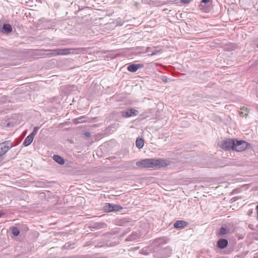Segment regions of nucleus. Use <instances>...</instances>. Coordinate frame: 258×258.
Listing matches in <instances>:
<instances>
[{"mask_svg":"<svg viewBox=\"0 0 258 258\" xmlns=\"http://www.w3.org/2000/svg\"><path fill=\"white\" fill-rule=\"evenodd\" d=\"M86 118H87V117H86L85 116H82L80 117H78V118L74 119V122L76 124H78V123L85 122Z\"/></svg>","mask_w":258,"mask_h":258,"instance_id":"obj_18","label":"nucleus"},{"mask_svg":"<svg viewBox=\"0 0 258 258\" xmlns=\"http://www.w3.org/2000/svg\"><path fill=\"white\" fill-rule=\"evenodd\" d=\"M34 138V137H33L32 135L30 134L24 140V141L23 143V145L25 147H27V146L30 145L31 144V143L33 142Z\"/></svg>","mask_w":258,"mask_h":258,"instance_id":"obj_12","label":"nucleus"},{"mask_svg":"<svg viewBox=\"0 0 258 258\" xmlns=\"http://www.w3.org/2000/svg\"><path fill=\"white\" fill-rule=\"evenodd\" d=\"M12 27L9 24H4L3 27L0 29V32L3 34H9L12 32Z\"/></svg>","mask_w":258,"mask_h":258,"instance_id":"obj_7","label":"nucleus"},{"mask_svg":"<svg viewBox=\"0 0 258 258\" xmlns=\"http://www.w3.org/2000/svg\"><path fill=\"white\" fill-rule=\"evenodd\" d=\"M112 209H113V212H117V211H120L121 210H122L123 209V208L120 205L113 204Z\"/></svg>","mask_w":258,"mask_h":258,"instance_id":"obj_24","label":"nucleus"},{"mask_svg":"<svg viewBox=\"0 0 258 258\" xmlns=\"http://www.w3.org/2000/svg\"><path fill=\"white\" fill-rule=\"evenodd\" d=\"M229 232V230L226 228L222 227L220 228L219 232H218V235L220 236L226 234H228Z\"/></svg>","mask_w":258,"mask_h":258,"instance_id":"obj_21","label":"nucleus"},{"mask_svg":"<svg viewBox=\"0 0 258 258\" xmlns=\"http://www.w3.org/2000/svg\"><path fill=\"white\" fill-rule=\"evenodd\" d=\"M247 143L243 141H238L234 140V145H233V150L237 152H241L247 148Z\"/></svg>","mask_w":258,"mask_h":258,"instance_id":"obj_4","label":"nucleus"},{"mask_svg":"<svg viewBox=\"0 0 258 258\" xmlns=\"http://www.w3.org/2000/svg\"><path fill=\"white\" fill-rule=\"evenodd\" d=\"M19 228L20 230V232L26 233L28 231L29 228L26 225H22L19 226Z\"/></svg>","mask_w":258,"mask_h":258,"instance_id":"obj_23","label":"nucleus"},{"mask_svg":"<svg viewBox=\"0 0 258 258\" xmlns=\"http://www.w3.org/2000/svg\"><path fill=\"white\" fill-rule=\"evenodd\" d=\"M242 110H244V111L246 112V113L244 114V115H242L243 114V112H240L241 115L242 116V117H244V116H246L247 115V108H245L244 107H243L242 109Z\"/></svg>","mask_w":258,"mask_h":258,"instance_id":"obj_26","label":"nucleus"},{"mask_svg":"<svg viewBox=\"0 0 258 258\" xmlns=\"http://www.w3.org/2000/svg\"><path fill=\"white\" fill-rule=\"evenodd\" d=\"M10 230L13 236H18L20 234V230L19 227L13 226L10 227Z\"/></svg>","mask_w":258,"mask_h":258,"instance_id":"obj_16","label":"nucleus"},{"mask_svg":"<svg viewBox=\"0 0 258 258\" xmlns=\"http://www.w3.org/2000/svg\"><path fill=\"white\" fill-rule=\"evenodd\" d=\"M234 145V140L227 139L220 144V146L221 148L225 150H233V145Z\"/></svg>","mask_w":258,"mask_h":258,"instance_id":"obj_5","label":"nucleus"},{"mask_svg":"<svg viewBox=\"0 0 258 258\" xmlns=\"http://www.w3.org/2000/svg\"><path fill=\"white\" fill-rule=\"evenodd\" d=\"M140 237V235L139 232L137 231L133 232L128 237H127L125 240L126 241H134L138 238H139Z\"/></svg>","mask_w":258,"mask_h":258,"instance_id":"obj_11","label":"nucleus"},{"mask_svg":"<svg viewBox=\"0 0 258 258\" xmlns=\"http://www.w3.org/2000/svg\"><path fill=\"white\" fill-rule=\"evenodd\" d=\"M151 1H152V2L154 3V4L155 6H160V0H151Z\"/></svg>","mask_w":258,"mask_h":258,"instance_id":"obj_28","label":"nucleus"},{"mask_svg":"<svg viewBox=\"0 0 258 258\" xmlns=\"http://www.w3.org/2000/svg\"><path fill=\"white\" fill-rule=\"evenodd\" d=\"M140 253H144V250H143V249L141 250V251Z\"/></svg>","mask_w":258,"mask_h":258,"instance_id":"obj_36","label":"nucleus"},{"mask_svg":"<svg viewBox=\"0 0 258 258\" xmlns=\"http://www.w3.org/2000/svg\"><path fill=\"white\" fill-rule=\"evenodd\" d=\"M73 50L72 48H57L52 50H46V51H51L50 55L51 56L56 55H66L70 54L71 51Z\"/></svg>","mask_w":258,"mask_h":258,"instance_id":"obj_3","label":"nucleus"},{"mask_svg":"<svg viewBox=\"0 0 258 258\" xmlns=\"http://www.w3.org/2000/svg\"><path fill=\"white\" fill-rule=\"evenodd\" d=\"M117 244H118V243L116 242H113V243H109V246H113L116 245Z\"/></svg>","mask_w":258,"mask_h":258,"instance_id":"obj_31","label":"nucleus"},{"mask_svg":"<svg viewBox=\"0 0 258 258\" xmlns=\"http://www.w3.org/2000/svg\"><path fill=\"white\" fill-rule=\"evenodd\" d=\"M144 145V141L141 138H137L136 141V146L139 149H141Z\"/></svg>","mask_w":258,"mask_h":258,"instance_id":"obj_15","label":"nucleus"},{"mask_svg":"<svg viewBox=\"0 0 258 258\" xmlns=\"http://www.w3.org/2000/svg\"><path fill=\"white\" fill-rule=\"evenodd\" d=\"M227 245L228 241L225 239H221L217 242V245L221 249L225 248Z\"/></svg>","mask_w":258,"mask_h":258,"instance_id":"obj_13","label":"nucleus"},{"mask_svg":"<svg viewBox=\"0 0 258 258\" xmlns=\"http://www.w3.org/2000/svg\"><path fill=\"white\" fill-rule=\"evenodd\" d=\"M257 219H258V211H257Z\"/></svg>","mask_w":258,"mask_h":258,"instance_id":"obj_38","label":"nucleus"},{"mask_svg":"<svg viewBox=\"0 0 258 258\" xmlns=\"http://www.w3.org/2000/svg\"><path fill=\"white\" fill-rule=\"evenodd\" d=\"M75 247V243L68 242L66 243L63 246V249H72Z\"/></svg>","mask_w":258,"mask_h":258,"instance_id":"obj_20","label":"nucleus"},{"mask_svg":"<svg viewBox=\"0 0 258 258\" xmlns=\"http://www.w3.org/2000/svg\"><path fill=\"white\" fill-rule=\"evenodd\" d=\"M85 135L87 137H90L91 136V133L90 132H86L85 133Z\"/></svg>","mask_w":258,"mask_h":258,"instance_id":"obj_30","label":"nucleus"},{"mask_svg":"<svg viewBox=\"0 0 258 258\" xmlns=\"http://www.w3.org/2000/svg\"><path fill=\"white\" fill-rule=\"evenodd\" d=\"M5 214V213L2 211H0V218L2 217V216H3Z\"/></svg>","mask_w":258,"mask_h":258,"instance_id":"obj_33","label":"nucleus"},{"mask_svg":"<svg viewBox=\"0 0 258 258\" xmlns=\"http://www.w3.org/2000/svg\"><path fill=\"white\" fill-rule=\"evenodd\" d=\"M106 226V224L104 223H95L93 227L96 229H100L104 228Z\"/></svg>","mask_w":258,"mask_h":258,"instance_id":"obj_22","label":"nucleus"},{"mask_svg":"<svg viewBox=\"0 0 258 258\" xmlns=\"http://www.w3.org/2000/svg\"><path fill=\"white\" fill-rule=\"evenodd\" d=\"M136 165L142 168L157 169L161 167V159L155 158L144 159L137 162Z\"/></svg>","mask_w":258,"mask_h":258,"instance_id":"obj_1","label":"nucleus"},{"mask_svg":"<svg viewBox=\"0 0 258 258\" xmlns=\"http://www.w3.org/2000/svg\"><path fill=\"white\" fill-rule=\"evenodd\" d=\"M39 126H35V127H34L32 132L30 134L31 135H32L33 137H35V136L37 134V133L38 131L39 130Z\"/></svg>","mask_w":258,"mask_h":258,"instance_id":"obj_25","label":"nucleus"},{"mask_svg":"<svg viewBox=\"0 0 258 258\" xmlns=\"http://www.w3.org/2000/svg\"><path fill=\"white\" fill-rule=\"evenodd\" d=\"M53 159L60 165H63L64 163V159L60 156L54 155L53 156Z\"/></svg>","mask_w":258,"mask_h":258,"instance_id":"obj_14","label":"nucleus"},{"mask_svg":"<svg viewBox=\"0 0 258 258\" xmlns=\"http://www.w3.org/2000/svg\"><path fill=\"white\" fill-rule=\"evenodd\" d=\"M152 49V48H150V47H148L147 48V51L149 55H155V54H157V53L160 52V49L157 50L156 49L154 48V50L152 51V50H151Z\"/></svg>","mask_w":258,"mask_h":258,"instance_id":"obj_19","label":"nucleus"},{"mask_svg":"<svg viewBox=\"0 0 258 258\" xmlns=\"http://www.w3.org/2000/svg\"><path fill=\"white\" fill-rule=\"evenodd\" d=\"M148 250L153 253L156 258H161V239L158 238L153 241L148 247Z\"/></svg>","mask_w":258,"mask_h":258,"instance_id":"obj_2","label":"nucleus"},{"mask_svg":"<svg viewBox=\"0 0 258 258\" xmlns=\"http://www.w3.org/2000/svg\"><path fill=\"white\" fill-rule=\"evenodd\" d=\"M143 66L144 65L141 63L131 64L127 67V70L129 72L134 73L137 72L140 68H143Z\"/></svg>","mask_w":258,"mask_h":258,"instance_id":"obj_9","label":"nucleus"},{"mask_svg":"<svg viewBox=\"0 0 258 258\" xmlns=\"http://www.w3.org/2000/svg\"><path fill=\"white\" fill-rule=\"evenodd\" d=\"M256 208L257 211H258V205L256 206Z\"/></svg>","mask_w":258,"mask_h":258,"instance_id":"obj_37","label":"nucleus"},{"mask_svg":"<svg viewBox=\"0 0 258 258\" xmlns=\"http://www.w3.org/2000/svg\"><path fill=\"white\" fill-rule=\"evenodd\" d=\"M139 5V4L138 3L136 2L135 3V6L137 7Z\"/></svg>","mask_w":258,"mask_h":258,"instance_id":"obj_34","label":"nucleus"},{"mask_svg":"<svg viewBox=\"0 0 258 258\" xmlns=\"http://www.w3.org/2000/svg\"><path fill=\"white\" fill-rule=\"evenodd\" d=\"M179 2L182 3L183 4H189L191 0H177Z\"/></svg>","mask_w":258,"mask_h":258,"instance_id":"obj_29","label":"nucleus"},{"mask_svg":"<svg viewBox=\"0 0 258 258\" xmlns=\"http://www.w3.org/2000/svg\"><path fill=\"white\" fill-rule=\"evenodd\" d=\"M122 116L127 118L131 116H137L139 114V111L133 108H130L123 110L121 112Z\"/></svg>","mask_w":258,"mask_h":258,"instance_id":"obj_6","label":"nucleus"},{"mask_svg":"<svg viewBox=\"0 0 258 258\" xmlns=\"http://www.w3.org/2000/svg\"><path fill=\"white\" fill-rule=\"evenodd\" d=\"M210 2V0H202L201 2L199 8L203 12L207 13L209 12V6L207 5Z\"/></svg>","mask_w":258,"mask_h":258,"instance_id":"obj_8","label":"nucleus"},{"mask_svg":"<svg viewBox=\"0 0 258 258\" xmlns=\"http://www.w3.org/2000/svg\"><path fill=\"white\" fill-rule=\"evenodd\" d=\"M188 222L183 220H178L174 224V227L177 229H182L188 226Z\"/></svg>","mask_w":258,"mask_h":258,"instance_id":"obj_10","label":"nucleus"},{"mask_svg":"<svg viewBox=\"0 0 258 258\" xmlns=\"http://www.w3.org/2000/svg\"><path fill=\"white\" fill-rule=\"evenodd\" d=\"M131 231L130 228L126 229L121 234V236H124Z\"/></svg>","mask_w":258,"mask_h":258,"instance_id":"obj_27","label":"nucleus"},{"mask_svg":"<svg viewBox=\"0 0 258 258\" xmlns=\"http://www.w3.org/2000/svg\"><path fill=\"white\" fill-rule=\"evenodd\" d=\"M113 204L111 203H106L105 204L103 208L105 211L107 212H112L113 211Z\"/></svg>","mask_w":258,"mask_h":258,"instance_id":"obj_17","label":"nucleus"},{"mask_svg":"<svg viewBox=\"0 0 258 258\" xmlns=\"http://www.w3.org/2000/svg\"><path fill=\"white\" fill-rule=\"evenodd\" d=\"M162 167H163V166H167L168 165V164L165 161H162Z\"/></svg>","mask_w":258,"mask_h":258,"instance_id":"obj_32","label":"nucleus"},{"mask_svg":"<svg viewBox=\"0 0 258 258\" xmlns=\"http://www.w3.org/2000/svg\"><path fill=\"white\" fill-rule=\"evenodd\" d=\"M66 258H77V256H70V257H67Z\"/></svg>","mask_w":258,"mask_h":258,"instance_id":"obj_35","label":"nucleus"}]
</instances>
